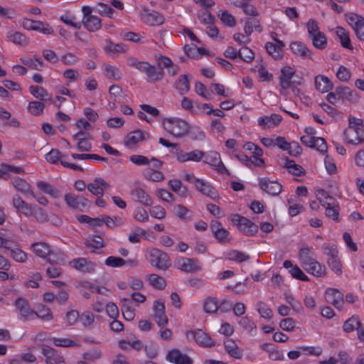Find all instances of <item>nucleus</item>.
Listing matches in <instances>:
<instances>
[{
	"instance_id": "nucleus-1",
	"label": "nucleus",
	"mask_w": 364,
	"mask_h": 364,
	"mask_svg": "<svg viewBox=\"0 0 364 364\" xmlns=\"http://www.w3.org/2000/svg\"><path fill=\"white\" fill-rule=\"evenodd\" d=\"M164 129L176 138H182L188 135V124L177 117L166 118L163 120Z\"/></svg>"
},
{
	"instance_id": "nucleus-2",
	"label": "nucleus",
	"mask_w": 364,
	"mask_h": 364,
	"mask_svg": "<svg viewBox=\"0 0 364 364\" xmlns=\"http://www.w3.org/2000/svg\"><path fill=\"white\" fill-rule=\"evenodd\" d=\"M15 306L19 311L22 319L24 321H28L31 316L33 315L45 321H50L53 318V314L50 309H46L47 313L46 314H41V311L39 313H36V311L31 309L28 301L22 297H18L16 299L15 301Z\"/></svg>"
},
{
	"instance_id": "nucleus-3",
	"label": "nucleus",
	"mask_w": 364,
	"mask_h": 364,
	"mask_svg": "<svg viewBox=\"0 0 364 364\" xmlns=\"http://www.w3.org/2000/svg\"><path fill=\"white\" fill-rule=\"evenodd\" d=\"M231 221L246 236H252L258 232V226L255 223L239 214H232Z\"/></svg>"
},
{
	"instance_id": "nucleus-4",
	"label": "nucleus",
	"mask_w": 364,
	"mask_h": 364,
	"mask_svg": "<svg viewBox=\"0 0 364 364\" xmlns=\"http://www.w3.org/2000/svg\"><path fill=\"white\" fill-rule=\"evenodd\" d=\"M149 263L162 270H166L171 267V260L168 255L157 248H152L149 252Z\"/></svg>"
},
{
	"instance_id": "nucleus-5",
	"label": "nucleus",
	"mask_w": 364,
	"mask_h": 364,
	"mask_svg": "<svg viewBox=\"0 0 364 364\" xmlns=\"http://www.w3.org/2000/svg\"><path fill=\"white\" fill-rule=\"evenodd\" d=\"M343 135L347 144L357 145L364 142V128L348 127L344 130Z\"/></svg>"
},
{
	"instance_id": "nucleus-6",
	"label": "nucleus",
	"mask_w": 364,
	"mask_h": 364,
	"mask_svg": "<svg viewBox=\"0 0 364 364\" xmlns=\"http://www.w3.org/2000/svg\"><path fill=\"white\" fill-rule=\"evenodd\" d=\"M21 25L25 29L36 31L46 35L51 34L53 32L51 26H50L48 23L40 21L23 18L21 20Z\"/></svg>"
},
{
	"instance_id": "nucleus-7",
	"label": "nucleus",
	"mask_w": 364,
	"mask_h": 364,
	"mask_svg": "<svg viewBox=\"0 0 364 364\" xmlns=\"http://www.w3.org/2000/svg\"><path fill=\"white\" fill-rule=\"evenodd\" d=\"M210 229L218 242L225 244L231 241L229 231L223 227L220 222L212 220L210 224Z\"/></svg>"
},
{
	"instance_id": "nucleus-8",
	"label": "nucleus",
	"mask_w": 364,
	"mask_h": 364,
	"mask_svg": "<svg viewBox=\"0 0 364 364\" xmlns=\"http://www.w3.org/2000/svg\"><path fill=\"white\" fill-rule=\"evenodd\" d=\"M175 265L178 269L186 273L197 272L202 269L199 260L193 258L182 257Z\"/></svg>"
},
{
	"instance_id": "nucleus-9",
	"label": "nucleus",
	"mask_w": 364,
	"mask_h": 364,
	"mask_svg": "<svg viewBox=\"0 0 364 364\" xmlns=\"http://www.w3.org/2000/svg\"><path fill=\"white\" fill-rule=\"evenodd\" d=\"M67 205L75 210L82 211L90 205V201L83 196L67 193L64 196Z\"/></svg>"
},
{
	"instance_id": "nucleus-10",
	"label": "nucleus",
	"mask_w": 364,
	"mask_h": 364,
	"mask_svg": "<svg viewBox=\"0 0 364 364\" xmlns=\"http://www.w3.org/2000/svg\"><path fill=\"white\" fill-rule=\"evenodd\" d=\"M259 185L260 188L272 196H278L282 189V186L276 181H271L268 178H259Z\"/></svg>"
},
{
	"instance_id": "nucleus-11",
	"label": "nucleus",
	"mask_w": 364,
	"mask_h": 364,
	"mask_svg": "<svg viewBox=\"0 0 364 364\" xmlns=\"http://www.w3.org/2000/svg\"><path fill=\"white\" fill-rule=\"evenodd\" d=\"M41 353L46 357L47 364H60L65 362L63 356L49 346L43 345Z\"/></svg>"
},
{
	"instance_id": "nucleus-12",
	"label": "nucleus",
	"mask_w": 364,
	"mask_h": 364,
	"mask_svg": "<svg viewBox=\"0 0 364 364\" xmlns=\"http://www.w3.org/2000/svg\"><path fill=\"white\" fill-rule=\"evenodd\" d=\"M110 188V185L100 177H97L93 182L87 185V190L98 198H102L104 191Z\"/></svg>"
},
{
	"instance_id": "nucleus-13",
	"label": "nucleus",
	"mask_w": 364,
	"mask_h": 364,
	"mask_svg": "<svg viewBox=\"0 0 364 364\" xmlns=\"http://www.w3.org/2000/svg\"><path fill=\"white\" fill-rule=\"evenodd\" d=\"M348 22L354 30L357 37L364 41V18L357 14H350Z\"/></svg>"
},
{
	"instance_id": "nucleus-14",
	"label": "nucleus",
	"mask_w": 364,
	"mask_h": 364,
	"mask_svg": "<svg viewBox=\"0 0 364 364\" xmlns=\"http://www.w3.org/2000/svg\"><path fill=\"white\" fill-rule=\"evenodd\" d=\"M203 159L205 163L215 167L219 172L224 173L228 171L227 168L221 161L219 153L216 151H209L204 153Z\"/></svg>"
},
{
	"instance_id": "nucleus-15",
	"label": "nucleus",
	"mask_w": 364,
	"mask_h": 364,
	"mask_svg": "<svg viewBox=\"0 0 364 364\" xmlns=\"http://www.w3.org/2000/svg\"><path fill=\"white\" fill-rule=\"evenodd\" d=\"M326 300L338 309H341L344 304L343 294L337 289H327L326 291Z\"/></svg>"
},
{
	"instance_id": "nucleus-16",
	"label": "nucleus",
	"mask_w": 364,
	"mask_h": 364,
	"mask_svg": "<svg viewBox=\"0 0 364 364\" xmlns=\"http://www.w3.org/2000/svg\"><path fill=\"white\" fill-rule=\"evenodd\" d=\"M70 265L80 272L92 273L95 269V264L85 258L80 257L73 259Z\"/></svg>"
},
{
	"instance_id": "nucleus-17",
	"label": "nucleus",
	"mask_w": 364,
	"mask_h": 364,
	"mask_svg": "<svg viewBox=\"0 0 364 364\" xmlns=\"http://www.w3.org/2000/svg\"><path fill=\"white\" fill-rule=\"evenodd\" d=\"M166 358L168 361L174 364H193V361L190 357L182 353L178 349L170 350L167 353Z\"/></svg>"
},
{
	"instance_id": "nucleus-18",
	"label": "nucleus",
	"mask_w": 364,
	"mask_h": 364,
	"mask_svg": "<svg viewBox=\"0 0 364 364\" xmlns=\"http://www.w3.org/2000/svg\"><path fill=\"white\" fill-rule=\"evenodd\" d=\"M155 321L159 326H165L168 323V318L165 314V305L161 301H155L153 305Z\"/></svg>"
},
{
	"instance_id": "nucleus-19",
	"label": "nucleus",
	"mask_w": 364,
	"mask_h": 364,
	"mask_svg": "<svg viewBox=\"0 0 364 364\" xmlns=\"http://www.w3.org/2000/svg\"><path fill=\"white\" fill-rule=\"evenodd\" d=\"M130 195L132 199L144 205L145 206H151L152 205V200L151 197L146 193V191L140 188L136 187L130 191Z\"/></svg>"
},
{
	"instance_id": "nucleus-20",
	"label": "nucleus",
	"mask_w": 364,
	"mask_h": 364,
	"mask_svg": "<svg viewBox=\"0 0 364 364\" xmlns=\"http://www.w3.org/2000/svg\"><path fill=\"white\" fill-rule=\"evenodd\" d=\"M295 73V70L290 66H284L281 69V75L279 77V85L282 90H287L291 85V78Z\"/></svg>"
},
{
	"instance_id": "nucleus-21",
	"label": "nucleus",
	"mask_w": 364,
	"mask_h": 364,
	"mask_svg": "<svg viewBox=\"0 0 364 364\" xmlns=\"http://www.w3.org/2000/svg\"><path fill=\"white\" fill-rule=\"evenodd\" d=\"M196 188L202 194L210 197L213 200L219 198L218 193L215 188L212 186L208 182H206L202 179L198 181L196 183Z\"/></svg>"
},
{
	"instance_id": "nucleus-22",
	"label": "nucleus",
	"mask_w": 364,
	"mask_h": 364,
	"mask_svg": "<svg viewBox=\"0 0 364 364\" xmlns=\"http://www.w3.org/2000/svg\"><path fill=\"white\" fill-rule=\"evenodd\" d=\"M141 19L145 23L152 26L161 25L164 21V16L155 11H145L141 15Z\"/></svg>"
},
{
	"instance_id": "nucleus-23",
	"label": "nucleus",
	"mask_w": 364,
	"mask_h": 364,
	"mask_svg": "<svg viewBox=\"0 0 364 364\" xmlns=\"http://www.w3.org/2000/svg\"><path fill=\"white\" fill-rule=\"evenodd\" d=\"M290 48L294 54L301 57V58H311V51L301 41L292 42L290 44Z\"/></svg>"
},
{
	"instance_id": "nucleus-24",
	"label": "nucleus",
	"mask_w": 364,
	"mask_h": 364,
	"mask_svg": "<svg viewBox=\"0 0 364 364\" xmlns=\"http://www.w3.org/2000/svg\"><path fill=\"white\" fill-rule=\"evenodd\" d=\"M204 156V152L200 150H194L188 153H184L181 150L177 154V160L180 162H186L188 161H192L195 162L200 161L203 156Z\"/></svg>"
},
{
	"instance_id": "nucleus-25",
	"label": "nucleus",
	"mask_w": 364,
	"mask_h": 364,
	"mask_svg": "<svg viewBox=\"0 0 364 364\" xmlns=\"http://www.w3.org/2000/svg\"><path fill=\"white\" fill-rule=\"evenodd\" d=\"M336 94L340 98L345 99L351 102H357L359 100V95L355 90H350L348 87H338L336 89Z\"/></svg>"
},
{
	"instance_id": "nucleus-26",
	"label": "nucleus",
	"mask_w": 364,
	"mask_h": 364,
	"mask_svg": "<svg viewBox=\"0 0 364 364\" xmlns=\"http://www.w3.org/2000/svg\"><path fill=\"white\" fill-rule=\"evenodd\" d=\"M314 83L316 89L323 93L328 92L333 87L330 80L326 76L322 75L316 76Z\"/></svg>"
},
{
	"instance_id": "nucleus-27",
	"label": "nucleus",
	"mask_w": 364,
	"mask_h": 364,
	"mask_svg": "<svg viewBox=\"0 0 364 364\" xmlns=\"http://www.w3.org/2000/svg\"><path fill=\"white\" fill-rule=\"evenodd\" d=\"M320 203L326 208V215L335 221H338L339 208L335 201L326 202L320 199Z\"/></svg>"
},
{
	"instance_id": "nucleus-28",
	"label": "nucleus",
	"mask_w": 364,
	"mask_h": 364,
	"mask_svg": "<svg viewBox=\"0 0 364 364\" xmlns=\"http://www.w3.org/2000/svg\"><path fill=\"white\" fill-rule=\"evenodd\" d=\"M224 346L228 353L234 358L240 359L242 355V350H240L236 343L232 339H226L224 341Z\"/></svg>"
},
{
	"instance_id": "nucleus-29",
	"label": "nucleus",
	"mask_w": 364,
	"mask_h": 364,
	"mask_svg": "<svg viewBox=\"0 0 364 364\" xmlns=\"http://www.w3.org/2000/svg\"><path fill=\"white\" fill-rule=\"evenodd\" d=\"M282 120L281 115L277 114H272L271 116H264L259 118L258 124L264 128H270L276 126Z\"/></svg>"
},
{
	"instance_id": "nucleus-30",
	"label": "nucleus",
	"mask_w": 364,
	"mask_h": 364,
	"mask_svg": "<svg viewBox=\"0 0 364 364\" xmlns=\"http://www.w3.org/2000/svg\"><path fill=\"white\" fill-rule=\"evenodd\" d=\"M31 93L36 98L50 104L52 101V96L48 93L46 89L42 87L31 85L29 87Z\"/></svg>"
},
{
	"instance_id": "nucleus-31",
	"label": "nucleus",
	"mask_w": 364,
	"mask_h": 364,
	"mask_svg": "<svg viewBox=\"0 0 364 364\" xmlns=\"http://www.w3.org/2000/svg\"><path fill=\"white\" fill-rule=\"evenodd\" d=\"M255 29L259 33L262 31L259 21L255 17L246 18L245 20L244 31L247 36H250Z\"/></svg>"
},
{
	"instance_id": "nucleus-32",
	"label": "nucleus",
	"mask_w": 364,
	"mask_h": 364,
	"mask_svg": "<svg viewBox=\"0 0 364 364\" xmlns=\"http://www.w3.org/2000/svg\"><path fill=\"white\" fill-rule=\"evenodd\" d=\"M144 73L147 77L152 82L161 80L164 75V72L162 69H158L155 66L148 63Z\"/></svg>"
},
{
	"instance_id": "nucleus-33",
	"label": "nucleus",
	"mask_w": 364,
	"mask_h": 364,
	"mask_svg": "<svg viewBox=\"0 0 364 364\" xmlns=\"http://www.w3.org/2000/svg\"><path fill=\"white\" fill-rule=\"evenodd\" d=\"M15 188L24 195H31L33 198H36V195L33 193L31 186L24 179L17 178L13 182Z\"/></svg>"
},
{
	"instance_id": "nucleus-34",
	"label": "nucleus",
	"mask_w": 364,
	"mask_h": 364,
	"mask_svg": "<svg viewBox=\"0 0 364 364\" xmlns=\"http://www.w3.org/2000/svg\"><path fill=\"white\" fill-rule=\"evenodd\" d=\"M20 60L23 65L36 70H41L44 65L43 61L37 55H35L33 58L23 57Z\"/></svg>"
},
{
	"instance_id": "nucleus-35",
	"label": "nucleus",
	"mask_w": 364,
	"mask_h": 364,
	"mask_svg": "<svg viewBox=\"0 0 364 364\" xmlns=\"http://www.w3.org/2000/svg\"><path fill=\"white\" fill-rule=\"evenodd\" d=\"M103 73L108 79L119 80L122 77L120 70L117 67L109 64L103 65Z\"/></svg>"
},
{
	"instance_id": "nucleus-36",
	"label": "nucleus",
	"mask_w": 364,
	"mask_h": 364,
	"mask_svg": "<svg viewBox=\"0 0 364 364\" xmlns=\"http://www.w3.org/2000/svg\"><path fill=\"white\" fill-rule=\"evenodd\" d=\"M144 140V132L137 129L129 132L124 139V144L126 146H133L138 142Z\"/></svg>"
},
{
	"instance_id": "nucleus-37",
	"label": "nucleus",
	"mask_w": 364,
	"mask_h": 364,
	"mask_svg": "<svg viewBox=\"0 0 364 364\" xmlns=\"http://www.w3.org/2000/svg\"><path fill=\"white\" fill-rule=\"evenodd\" d=\"M36 186L41 191L55 198L60 197V191L48 182L40 181L37 182Z\"/></svg>"
},
{
	"instance_id": "nucleus-38",
	"label": "nucleus",
	"mask_w": 364,
	"mask_h": 364,
	"mask_svg": "<svg viewBox=\"0 0 364 364\" xmlns=\"http://www.w3.org/2000/svg\"><path fill=\"white\" fill-rule=\"evenodd\" d=\"M32 249L38 257L42 258H46L50 253L49 245L47 243L43 242L33 244Z\"/></svg>"
},
{
	"instance_id": "nucleus-39",
	"label": "nucleus",
	"mask_w": 364,
	"mask_h": 364,
	"mask_svg": "<svg viewBox=\"0 0 364 364\" xmlns=\"http://www.w3.org/2000/svg\"><path fill=\"white\" fill-rule=\"evenodd\" d=\"M82 23L89 31H96L101 28V20L96 16L82 19Z\"/></svg>"
},
{
	"instance_id": "nucleus-40",
	"label": "nucleus",
	"mask_w": 364,
	"mask_h": 364,
	"mask_svg": "<svg viewBox=\"0 0 364 364\" xmlns=\"http://www.w3.org/2000/svg\"><path fill=\"white\" fill-rule=\"evenodd\" d=\"M304 269L307 272L318 277H323L326 274L325 266L322 265L316 260L313 262V263L311 265L306 267Z\"/></svg>"
},
{
	"instance_id": "nucleus-41",
	"label": "nucleus",
	"mask_w": 364,
	"mask_h": 364,
	"mask_svg": "<svg viewBox=\"0 0 364 364\" xmlns=\"http://www.w3.org/2000/svg\"><path fill=\"white\" fill-rule=\"evenodd\" d=\"M361 325L360 321L358 316H353L347 319L343 326V329L346 333L352 332L355 330H358Z\"/></svg>"
},
{
	"instance_id": "nucleus-42",
	"label": "nucleus",
	"mask_w": 364,
	"mask_h": 364,
	"mask_svg": "<svg viewBox=\"0 0 364 364\" xmlns=\"http://www.w3.org/2000/svg\"><path fill=\"white\" fill-rule=\"evenodd\" d=\"M171 190L181 197H186L188 190L178 179H171L168 181Z\"/></svg>"
},
{
	"instance_id": "nucleus-43",
	"label": "nucleus",
	"mask_w": 364,
	"mask_h": 364,
	"mask_svg": "<svg viewBox=\"0 0 364 364\" xmlns=\"http://www.w3.org/2000/svg\"><path fill=\"white\" fill-rule=\"evenodd\" d=\"M284 166L293 175L302 176L305 174V170L301 166L296 164L294 161L290 160L288 158L285 159Z\"/></svg>"
},
{
	"instance_id": "nucleus-44",
	"label": "nucleus",
	"mask_w": 364,
	"mask_h": 364,
	"mask_svg": "<svg viewBox=\"0 0 364 364\" xmlns=\"http://www.w3.org/2000/svg\"><path fill=\"white\" fill-rule=\"evenodd\" d=\"M336 35L338 38L340 39L341 44L343 48L350 50L353 49V46H351L349 36L343 28L338 26L336 28Z\"/></svg>"
},
{
	"instance_id": "nucleus-45",
	"label": "nucleus",
	"mask_w": 364,
	"mask_h": 364,
	"mask_svg": "<svg viewBox=\"0 0 364 364\" xmlns=\"http://www.w3.org/2000/svg\"><path fill=\"white\" fill-rule=\"evenodd\" d=\"M239 325L251 335L255 334L257 326L255 322L248 316H243L239 321Z\"/></svg>"
},
{
	"instance_id": "nucleus-46",
	"label": "nucleus",
	"mask_w": 364,
	"mask_h": 364,
	"mask_svg": "<svg viewBox=\"0 0 364 364\" xmlns=\"http://www.w3.org/2000/svg\"><path fill=\"white\" fill-rule=\"evenodd\" d=\"M176 88L181 95L186 93L190 90V82L188 75H182L175 83Z\"/></svg>"
},
{
	"instance_id": "nucleus-47",
	"label": "nucleus",
	"mask_w": 364,
	"mask_h": 364,
	"mask_svg": "<svg viewBox=\"0 0 364 364\" xmlns=\"http://www.w3.org/2000/svg\"><path fill=\"white\" fill-rule=\"evenodd\" d=\"M196 342L204 347H211L214 345L210 337L200 329L197 330Z\"/></svg>"
},
{
	"instance_id": "nucleus-48",
	"label": "nucleus",
	"mask_w": 364,
	"mask_h": 364,
	"mask_svg": "<svg viewBox=\"0 0 364 364\" xmlns=\"http://www.w3.org/2000/svg\"><path fill=\"white\" fill-rule=\"evenodd\" d=\"M148 282L158 289H164L166 287V280L156 274H149L147 277Z\"/></svg>"
},
{
	"instance_id": "nucleus-49",
	"label": "nucleus",
	"mask_w": 364,
	"mask_h": 364,
	"mask_svg": "<svg viewBox=\"0 0 364 364\" xmlns=\"http://www.w3.org/2000/svg\"><path fill=\"white\" fill-rule=\"evenodd\" d=\"M314 46L318 49L323 50L326 47L327 39L325 34L322 32L309 37Z\"/></svg>"
},
{
	"instance_id": "nucleus-50",
	"label": "nucleus",
	"mask_w": 364,
	"mask_h": 364,
	"mask_svg": "<svg viewBox=\"0 0 364 364\" xmlns=\"http://www.w3.org/2000/svg\"><path fill=\"white\" fill-rule=\"evenodd\" d=\"M144 176L147 180L156 182L161 181L164 178V175L162 172L153 168L146 169L144 172Z\"/></svg>"
},
{
	"instance_id": "nucleus-51",
	"label": "nucleus",
	"mask_w": 364,
	"mask_h": 364,
	"mask_svg": "<svg viewBox=\"0 0 364 364\" xmlns=\"http://www.w3.org/2000/svg\"><path fill=\"white\" fill-rule=\"evenodd\" d=\"M105 50L109 53H124L126 51V46L123 44L114 43L110 40H106Z\"/></svg>"
},
{
	"instance_id": "nucleus-52",
	"label": "nucleus",
	"mask_w": 364,
	"mask_h": 364,
	"mask_svg": "<svg viewBox=\"0 0 364 364\" xmlns=\"http://www.w3.org/2000/svg\"><path fill=\"white\" fill-rule=\"evenodd\" d=\"M7 37L11 42L16 44L23 46L26 45L28 43L26 37L23 34L18 31H11L9 32Z\"/></svg>"
},
{
	"instance_id": "nucleus-53",
	"label": "nucleus",
	"mask_w": 364,
	"mask_h": 364,
	"mask_svg": "<svg viewBox=\"0 0 364 364\" xmlns=\"http://www.w3.org/2000/svg\"><path fill=\"white\" fill-rule=\"evenodd\" d=\"M45 108V103L38 101H32L28 105V112L35 116H38L43 113Z\"/></svg>"
},
{
	"instance_id": "nucleus-54",
	"label": "nucleus",
	"mask_w": 364,
	"mask_h": 364,
	"mask_svg": "<svg viewBox=\"0 0 364 364\" xmlns=\"http://www.w3.org/2000/svg\"><path fill=\"white\" fill-rule=\"evenodd\" d=\"M234 6L242 9L243 11L247 14L252 16L258 15L257 9L252 4L247 2L236 1L233 3Z\"/></svg>"
},
{
	"instance_id": "nucleus-55",
	"label": "nucleus",
	"mask_w": 364,
	"mask_h": 364,
	"mask_svg": "<svg viewBox=\"0 0 364 364\" xmlns=\"http://www.w3.org/2000/svg\"><path fill=\"white\" fill-rule=\"evenodd\" d=\"M257 309L259 315L266 319H271L272 318L273 314L271 309L262 301H259L257 304Z\"/></svg>"
},
{
	"instance_id": "nucleus-56",
	"label": "nucleus",
	"mask_w": 364,
	"mask_h": 364,
	"mask_svg": "<svg viewBox=\"0 0 364 364\" xmlns=\"http://www.w3.org/2000/svg\"><path fill=\"white\" fill-rule=\"evenodd\" d=\"M85 245L87 247L93 248L92 250V252H96L97 249L103 247L105 246L103 239L99 236H95L92 238L87 240L85 242Z\"/></svg>"
},
{
	"instance_id": "nucleus-57",
	"label": "nucleus",
	"mask_w": 364,
	"mask_h": 364,
	"mask_svg": "<svg viewBox=\"0 0 364 364\" xmlns=\"http://www.w3.org/2000/svg\"><path fill=\"white\" fill-rule=\"evenodd\" d=\"M97 11L102 16H107L109 18H112V15L114 13V10L110 7L109 5L104 4L102 2L97 3Z\"/></svg>"
},
{
	"instance_id": "nucleus-58",
	"label": "nucleus",
	"mask_w": 364,
	"mask_h": 364,
	"mask_svg": "<svg viewBox=\"0 0 364 364\" xmlns=\"http://www.w3.org/2000/svg\"><path fill=\"white\" fill-rule=\"evenodd\" d=\"M239 58L246 63H250L255 58V53L248 47L243 46L239 50Z\"/></svg>"
},
{
	"instance_id": "nucleus-59",
	"label": "nucleus",
	"mask_w": 364,
	"mask_h": 364,
	"mask_svg": "<svg viewBox=\"0 0 364 364\" xmlns=\"http://www.w3.org/2000/svg\"><path fill=\"white\" fill-rule=\"evenodd\" d=\"M228 257L231 261L242 262L248 260L250 256L238 250H231L228 254Z\"/></svg>"
},
{
	"instance_id": "nucleus-60",
	"label": "nucleus",
	"mask_w": 364,
	"mask_h": 364,
	"mask_svg": "<svg viewBox=\"0 0 364 364\" xmlns=\"http://www.w3.org/2000/svg\"><path fill=\"white\" fill-rule=\"evenodd\" d=\"M149 63L144 61H139L134 57H129L127 58V64L132 68H135L141 73L145 72L146 68Z\"/></svg>"
},
{
	"instance_id": "nucleus-61",
	"label": "nucleus",
	"mask_w": 364,
	"mask_h": 364,
	"mask_svg": "<svg viewBox=\"0 0 364 364\" xmlns=\"http://www.w3.org/2000/svg\"><path fill=\"white\" fill-rule=\"evenodd\" d=\"M53 343L55 346L60 347H71V346H80V344L70 338H53L52 339Z\"/></svg>"
},
{
	"instance_id": "nucleus-62",
	"label": "nucleus",
	"mask_w": 364,
	"mask_h": 364,
	"mask_svg": "<svg viewBox=\"0 0 364 364\" xmlns=\"http://www.w3.org/2000/svg\"><path fill=\"white\" fill-rule=\"evenodd\" d=\"M203 309L206 313H215L218 309V303L215 298L208 297L203 302Z\"/></svg>"
},
{
	"instance_id": "nucleus-63",
	"label": "nucleus",
	"mask_w": 364,
	"mask_h": 364,
	"mask_svg": "<svg viewBox=\"0 0 364 364\" xmlns=\"http://www.w3.org/2000/svg\"><path fill=\"white\" fill-rule=\"evenodd\" d=\"M105 264L111 267H120L125 265V260L121 257L109 256L105 260Z\"/></svg>"
},
{
	"instance_id": "nucleus-64",
	"label": "nucleus",
	"mask_w": 364,
	"mask_h": 364,
	"mask_svg": "<svg viewBox=\"0 0 364 364\" xmlns=\"http://www.w3.org/2000/svg\"><path fill=\"white\" fill-rule=\"evenodd\" d=\"M63 157L59 150L53 149L46 155V160L50 164H56Z\"/></svg>"
}]
</instances>
